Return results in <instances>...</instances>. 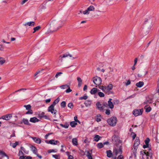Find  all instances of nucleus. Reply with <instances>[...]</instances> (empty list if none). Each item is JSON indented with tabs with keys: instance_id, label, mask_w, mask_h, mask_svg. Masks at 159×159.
I'll list each match as a JSON object with an SVG mask.
<instances>
[{
	"instance_id": "obj_1",
	"label": "nucleus",
	"mask_w": 159,
	"mask_h": 159,
	"mask_svg": "<svg viewBox=\"0 0 159 159\" xmlns=\"http://www.w3.org/2000/svg\"><path fill=\"white\" fill-rule=\"evenodd\" d=\"M57 22L56 20H53L50 23V31L51 32H53L59 29V27L57 26Z\"/></svg>"
},
{
	"instance_id": "obj_2",
	"label": "nucleus",
	"mask_w": 159,
	"mask_h": 159,
	"mask_svg": "<svg viewBox=\"0 0 159 159\" xmlns=\"http://www.w3.org/2000/svg\"><path fill=\"white\" fill-rule=\"evenodd\" d=\"M117 119L116 117H112L107 120V122L111 126H114L117 122Z\"/></svg>"
},
{
	"instance_id": "obj_3",
	"label": "nucleus",
	"mask_w": 159,
	"mask_h": 159,
	"mask_svg": "<svg viewBox=\"0 0 159 159\" xmlns=\"http://www.w3.org/2000/svg\"><path fill=\"white\" fill-rule=\"evenodd\" d=\"M93 83L97 86H99L102 82L101 79L98 76L94 77L93 78Z\"/></svg>"
},
{
	"instance_id": "obj_4",
	"label": "nucleus",
	"mask_w": 159,
	"mask_h": 159,
	"mask_svg": "<svg viewBox=\"0 0 159 159\" xmlns=\"http://www.w3.org/2000/svg\"><path fill=\"white\" fill-rule=\"evenodd\" d=\"M143 109H136L134 110L133 111V114L135 116L142 115L143 113Z\"/></svg>"
},
{
	"instance_id": "obj_5",
	"label": "nucleus",
	"mask_w": 159,
	"mask_h": 159,
	"mask_svg": "<svg viewBox=\"0 0 159 159\" xmlns=\"http://www.w3.org/2000/svg\"><path fill=\"white\" fill-rule=\"evenodd\" d=\"M54 106L53 105H51L48 108V111L50 112L52 114H56L57 111L54 110Z\"/></svg>"
},
{
	"instance_id": "obj_6",
	"label": "nucleus",
	"mask_w": 159,
	"mask_h": 159,
	"mask_svg": "<svg viewBox=\"0 0 159 159\" xmlns=\"http://www.w3.org/2000/svg\"><path fill=\"white\" fill-rule=\"evenodd\" d=\"M12 117V114H10L3 116L0 117V119H2L6 120H9Z\"/></svg>"
},
{
	"instance_id": "obj_7",
	"label": "nucleus",
	"mask_w": 159,
	"mask_h": 159,
	"mask_svg": "<svg viewBox=\"0 0 159 159\" xmlns=\"http://www.w3.org/2000/svg\"><path fill=\"white\" fill-rule=\"evenodd\" d=\"M68 56L71 57V60H73L74 59H76L77 58V57H76V56H75L74 57H73L69 53H66V54H63V55H61L60 56V57L62 58L66 57Z\"/></svg>"
},
{
	"instance_id": "obj_8",
	"label": "nucleus",
	"mask_w": 159,
	"mask_h": 159,
	"mask_svg": "<svg viewBox=\"0 0 159 159\" xmlns=\"http://www.w3.org/2000/svg\"><path fill=\"white\" fill-rule=\"evenodd\" d=\"M148 149L149 151L147 152L146 150H145L144 152V153L146 156H149L150 157H152V150L149 148H148Z\"/></svg>"
},
{
	"instance_id": "obj_9",
	"label": "nucleus",
	"mask_w": 159,
	"mask_h": 159,
	"mask_svg": "<svg viewBox=\"0 0 159 159\" xmlns=\"http://www.w3.org/2000/svg\"><path fill=\"white\" fill-rule=\"evenodd\" d=\"M122 153V150L121 148H119L118 149H114L113 151L114 154L116 156L118 154H121Z\"/></svg>"
},
{
	"instance_id": "obj_10",
	"label": "nucleus",
	"mask_w": 159,
	"mask_h": 159,
	"mask_svg": "<svg viewBox=\"0 0 159 159\" xmlns=\"http://www.w3.org/2000/svg\"><path fill=\"white\" fill-rule=\"evenodd\" d=\"M86 153V155L88 159H93L92 156V150L90 152L89 151H87L85 152Z\"/></svg>"
},
{
	"instance_id": "obj_11",
	"label": "nucleus",
	"mask_w": 159,
	"mask_h": 159,
	"mask_svg": "<svg viewBox=\"0 0 159 159\" xmlns=\"http://www.w3.org/2000/svg\"><path fill=\"white\" fill-rule=\"evenodd\" d=\"M113 86L111 84H109L107 86H106V93H108L112 89Z\"/></svg>"
},
{
	"instance_id": "obj_12",
	"label": "nucleus",
	"mask_w": 159,
	"mask_h": 159,
	"mask_svg": "<svg viewBox=\"0 0 159 159\" xmlns=\"http://www.w3.org/2000/svg\"><path fill=\"white\" fill-rule=\"evenodd\" d=\"M32 139L33 141L36 143L38 144H40L41 143V140L40 139L37 137H32Z\"/></svg>"
},
{
	"instance_id": "obj_13",
	"label": "nucleus",
	"mask_w": 159,
	"mask_h": 159,
	"mask_svg": "<svg viewBox=\"0 0 159 159\" xmlns=\"http://www.w3.org/2000/svg\"><path fill=\"white\" fill-rule=\"evenodd\" d=\"M96 106L98 108L100 111H102L103 110V108L102 106V105L100 102H98L96 104Z\"/></svg>"
},
{
	"instance_id": "obj_14",
	"label": "nucleus",
	"mask_w": 159,
	"mask_h": 159,
	"mask_svg": "<svg viewBox=\"0 0 159 159\" xmlns=\"http://www.w3.org/2000/svg\"><path fill=\"white\" fill-rule=\"evenodd\" d=\"M34 23H35L34 21H30L24 24L23 25L26 26H33L34 25Z\"/></svg>"
},
{
	"instance_id": "obj_15",
	"label": "nucleus",
	"mask_w": 159,
	"mask_h": 159,
	"mask_svg": "<svg viewBox=\"0 0 159 159\" xmlns=\"http://www.w3.org/2000/svg\"><path fill=\"white\" fill-rule=\"evenodd\" d=\"M112 99L110 98L108 102V105L110 108L113 109L114 108V105L111 102Z\"/></svg>"
},
{
	"instance_id": "obj_16",
	"label": "nucleus",
	"mask_w": 159,
	"mask_h": 159,
	"mask_svg": "<svg viewBox=\"0 0 159 159\" xmlns=\"http://www.w3.org/2000/svg\"><path fill=\"white\" fill-rule=\"evenodd\" d=\"M152 102V98H147L146 100L144 102V104H148L151 103Z\"/></svg>"
},
{
	"instance_id": "obj_17",
	"label": "nucleus",
	"mask_w": 159,
	"mask_h": 159,
	"mask_svg": "<svg viewBox=\"0 0 159 159\" xmlns=\"http://www.w3.org/2000/svg\"><path fill=\"white\" fill-rule=\"evenodd\" d=\"M99 91V90L95 88H93L90 91V93L92 94H95Z\"/></svg>"
},
{
	"instance_id": "obj_18",
	"label": "nucleus",
	"mask_w": 159,
	"mask_h": 159,
	"mask_svg": "<svg viewBox=\"0 0 159 159\" xmlns=\"http://www.w3.org/2000/svg\"><path fill=\"white\" fill-rule=\"evenodd\" d=\"M6 62V61L5 58L0 57V65H2Z\"/></svg>"
},
{
	"instance_id": "obj_19",
	"label": "nucleus",
	"mask_w": 159,
	"mask_h": 159,
	"mask_svg": "<svg viewBox=\"0 0 159 159\" xmlns=\"http://www.w3.org/2000/svg\"><path fill=\"white\" fill-rule=\"evenodd\" d=\"M45 142L47 143H50L51 144L57 145V143H55V141L53 139H52L49 141L46 140Z\"/></svg>"
},
{
	"instance_id": "obj_20",
	"label": "nucleus",
	"mask_w": 159,
	"mask_h": 159,
	"mask_svg": "<svg viewBox=\"0 0 159 159\" xmlns=\"http://www.w3.org/2000/svg\"><path fill=\"white\" fill-rule=\"evenodd\" d=\"M19 156H20V159H23L24 158L23 151L20 149L19 152Z\"/></svg>"
},
{
	"instance_id": "obj_21",
	"label": "nucleus",
	"mask_w": 159,
	"mask_h": 159,
	"mask_svg": "<svg viewBox=\"0 0 159 159\" xmlns=\"http://www.w3.org/2000/svg\"><path fill=\"white\" fill-rule=\"evenodd\" d=\"M30 121L31 122L35 123L37 122H38L39 120L36 117H33L30 118Z\"/></svg>"
},
{
	"instance_id": "obj_22",
	"label": "nucleus",
	"mask_w": 159,
	"mask_h": 159,
	"mask_svg": "<svg viewBox=\"0 0 159 159\" xmlns=\"http://www.w3.org/2000/svg\"><path fill=\"white\" fill-rule=\"evenodd\" d=\"M31 150L33 152V153L36 154L37 153V150L36 148L34 146H32L31 147Z\"/></svg>"
},
{
	"instance_id": "obj_23",
	"label": "nucleus",
	"mask_w": 159,
	"mask_h": 159,
	"mask_svg": "<svg viewBox=\"0 0 159 159\" xmlns=\"http://www.w3.org/2000/svg\"><path fill=\"white\" fill-rule=\"evenodd\" d=\"M91 103L92 102L91 101L86 100L84 104L86 107H89L91 106Z\"/></svg>"
},
{
	"instance_id": "obj_24",
	"label": "nucleus",
	"mask_w": 159,
	"mask_h": 159,
	"mask_svg": "<svg viewBox=\"0 0 159 159\" xmlns=\"http://www.w3.org/2000/svg\"><path fill=\"white\" fill-rule=\"evenodd\" d=\"M0 156H1V157H7V159H9V157L8 156L5 152L2 151H0Z\"/></svg>"
},
{
	"instance_id": "obj_25",
	"label": "nucleus",
	"mask_w": 159,
	"mask_h": 159,
	"mask_svg": "<svg viewBox=\"0 0 159 159\" xmlns=\"http://www.w3.org/2000/svg\"><path fill=\"white\" fill-rule=\"evenodd\" d=\"M144 83L143 81H139L136 84V86L139 88L142 87Z\"/></svg>"
},
{
	"instance_id": "obj_26",
	"label": "nucleus",
	"mask_w": 159,
	"mask_h": 159,
	"mask_svg": "<svg viewBox=\"0 0 159 159\" xmlns=\"http://www.w3.org/2000/svg\"><path fill=\"white\" fill-rule=\"evenodd\" d=\"M144 109L146 110V112H149L151 110V108L150 106L148 105H146L144 107Z\"/></svg>"
},
{
	"instance_id": "obj_27",
	"label": "nucleus",
	"mask_w": 159,
	"mask_h": 159,
	"mask_svg": "<svg viewBox=\"0 0 159 159\" xmlns=\"http://www.w3.org/2000/svg\"><path fill=\"white\" fill-rule=\"evenodd\" d=\"M19 144V142L16 141L14 143H10V145L13 148H15L16 146Z\"/></svg>"
},
{
	"instance_id": "obj_28",
	"label": "nucleus",
	"mask_w": 159,
	"mask_h": 159,
	"mask_svg": "<svg viewBox=\"0 0 159 159\" xmlns=\"http://www.w3.org/2000/svg\"><path fill=\"white\" fill-rule=\"evenodd\" d=\"M107 156L108 157H111L112 155V153L111 151L109 150L106 151Z\"/></svg>"
},
{
	"instance_id": "obj_29",
	"label": "nucleus",
	"mask_w": 159,
	"mask_h": 159,
	"mask_svg": "<svg viewBox=\"0 0 159 159\" xmlns=\"http://www.w3.org/2000/svg\"><path fill=\"white\" fill-rule=\"evenodd\" d=\"M72 143L73 145L76 146L78 144L77 139L76 138H73L72 140Z\"/></svg>"
},
{
	"instance_id": "obj_30",
	"label": "nucleus",
	"mask_w": 159,
	"mask_h": 159,
	"mask_svg": "<svg viewBox=\"0 0 159 159\" xmlns=\"http://www.w3.org/2000/svg\"><path fill=\"white\" fill-rule=\"evenodd\" d=\"M45 115V113L42 112L41 113H39L38 115V117L40 119H42L43 118Z\"/></svg>"
},
{
	"instance_id": "obj_31",
	"label": "nucleus",
	"mask_w": 159,
	"mask_h": 159,
	"mask_svg": "<svg viewBox=\"0 0 159 159\" xmlns=\"http://www.w3.org/2000/svg\"><path fill=\"white\" fill-rule=\"evenodd\" d=\"M88 10L90 12V11H93L94 10L95 8L93 6H90L87 8Z\"/></svg>"
},
{
	"instance_id": "obj_32",
	"label": "nucleus",
	"mask_w": 159,
	"mask_h": 159,
	"mask_svg": "<svg viewBox=\"0 0 159 159\" xmlns=\"http://www.w3.org/2000/svg\"><path fill=\"white\" fill-rule=\"evenodd\" d=\"M77 125V122L75 121H71L70 123V125L72 127H75V125Z\"/></svg>"
},
{
	"instance_id": "obj_33",
	"label": "nucleus",
	"mask_w": 159,
	"mask_h": 159,
	"mask_svg": "<svg viewBox=\"0 0 159 159\" xmlns=\"http://www.w3.org/2000/svg\"><path fill=\"white\" fill-rule=\"evenodd\" d=\"M60 101V99L59 98H58L57 99L55 100L53 104H52V105H53L54 106H55Z\"/></svg>"
},
{
	"instance_id": "obj_34",
	"label": "nucleus",
	"mask_w": 159,
	"mask_h": 159,
	"mask_svg": "<svg viewBox=\"0 0 159 159\" xmlns=\"http://www.w3.org/2000/svg\"><path fill=\"white\" fill-rule=\"evenodd\" d=\"M101 115L100 114L97 115L96 116V121L97 122H100L101 121Z\"/></svg>"
},
{
	"instance_id": "obj_35",
	"label": "nucleus",
	"mask_w": 159,
	"mask_h": 159,
	"mask_svg": "<svg viewBox=\"0 0 159 159\" xmlns=\"http://www.w3.org/2000/svg\"><path fill=\"white\" fill-rule=\"evenodd\" d=\"M100 137L98 135H96L94 137V140L96 141H98L100 139Z\"/></svg>"
},
{
	"instance_id": "obj_36",
	"label": "nucleus",
	"mask_w": 159,
	"mask_h": 159,
	"mask_svg": "<svg viewBox=\"0 0 159 159\" xmlns=\"http://www.w3.org/2000/svg\"><path fill=\"white\" fill-rule=\"evenodd\" d=\"M22 121L25 124L27 125H30L28 120L27 119H23Z\"/></svg>"
},
{
	"instance_id": "obj_37",
	"label": "nucleus",
	"mask_w": 159,
	"mask_h": 159,
	"mask_svg": "<svg viewBox=\"0 0 159 159\" xmlns=\"http://www.w3.org/2000/svg\"><path fill=\"white\" fill-rule=\"evenodd\" d=\"M20 149L23 151V152L25 153L26 154H28L29 151L26 150V149L23 147H20Z\"/></svg>"
},
{
	"instance_id": "obj_38",
	"label": "nucleus",
	"mask_w": 159,
	"mask_h": 159,
	"mask_svg": "<svg viewBox=\"0 0 159 159\" xmlns=\"http://www.w3.org/2000/svg\"><path fill=\"white\" fill-rule=\"evenodd\" d=\"M99 88L100 89H101L102 91L106 93V86H99Z\"/></svg>"
},
{
	"instance_id": "obj_39",
	"label": "nucleus",
	"mask_w": 159,
	"mask_h": 159,
	"mask_svg": "<svg viewBox=\"0 0 159 159\" xmlns=\"http://www.w3.org/2000/svg\"><path fill=\"white\" fill-rule=\"evenodd\" d=\"M69 85L67 84L62 85L60 86V88L61 89H65L68 88V87H69Z\"/></svg>"
},
{
	"instance_id": "obj_40",
	"label": "nucleus",
	"mask_w": 159,
	"mask_h": 159,
	"mask_svg": "<svg viewBox=\"0 0 159 159\" xmlns=\"http://www.w3.org/2000/svg\"><path fill=\"white\" fill-rule=\"evenodd\" d=\"M24 107H25L27 110H30L31 108V106L30 105H25Z\"/></svg>"
},
{
	"instance_id": "obj_41",
	"label": "nucleus",
	"mask_w": 159,
	"mask_h": 159,
	"mask_svg": "<svg viewBox=\"0 0 159 159\" xmlns=\"http://www.w3.org/2000/svg\"><path fill=\"white\" fill-rule=\"evenodd\" d=\"M139 143L140 142L139 140L138 139H136L134 143V146H137L139 144Z\"/></svg>"
},
{
	"instance_id": "obj_42",
	"label": "nucleus",
	"mask_w": 159,
	"mask_h": 159,
	"mask_svg": "<svg viewBox=\"0 0 159 159\" xmlns=\"http://www.w3.org/2000/svg\"><path fill=\"white\" fill-rule=\"evenodd\" d=\"M53 157L55 158L56 159H60V156L59 155L55 154V155H52Z\"/></svg>"
},
{
	"instance_id": "obj_43",
	"label": "nucleus",
	"mask_w": 159,
	"mask_h": 159,
	"mask_svg": "<svg viewBox=\"0 0 159 159\" xmlns=\"http://www.w3.org/2000/svg\"><path fill=\"white\" fill-rule=\"evenodd\" d=\"M40 28L39 26H37L34 28V31L33 32V33H34L36 31L38 30Z\"/></svg>"
},
{
	"instance_id": "obj_44",
	"label": "nucleus",
	"mask_w": 159,
	"mask_h": 159,
	"mask_svg": "<svg viewBox=\"0 0 159 159\" xmlns=\"http://www.w3.org/2000/svg\"><path fill=\"white\" fill-rule=\"evenodd\" d=\"M89 13L90 12L87 9L85 11H84L83 12V14L85 15H89Z\"/></svg>"
},
{
	"instance_id": "obj_45",
	"label": "nucleus",
	"mask_w": 159,
	"mask_h": 159,
	"mask_svg": "<svg viewBox=\"0 0 159 159\" xmlns=\"http://www.w3.org/2000/svg\"><path fill=\"white\" fill-rule=\"evenodd\" d=\"M98 95L100 96V97H103L105 95L104 93L102 92H99L98 93Z\"/></svg>"
},
{
	"instance_id": "obj_46",
	"label": "nucleus",
	"mask_w": 159,
	"mask_h": 159,
	"mask_svg": "<svg viewBox=\"0 0 159 159\" xmlns=\"http://www.w3.org/2000/svg\"><path fill=\"white\" fill-rule=\"evenodd\" d=\"M103 146V144L102 143H99L97 144L98 147L100 148H102Z\"/></svg>"
},
{
	"instance_id": "obj_47",
	"label": "nucleus",
	"mask_w": 159,
	"mask_h": 159,
	"mask_svg": "<svg viewBox=\"0 0 159 159\" xmlns=\"http://www.w3.org/2000/svg\"><path fill=\"white\" fill-rule=\"evenodd\" d=\"M61 105L62 107L63 108L65 107L66 106V102L65 101L62 102H61Z\"/></svg>"
},
{
	"instance_id": "obj_48",
	"label": "nucleus",
	"mask_w": 159,
	"mask_h": 159,
	"mask_svg": "<svg viewBox=\"0 0 159 159\" xmlns=\"http://www.w3.org/2000/svg\"><path fill=\"white\" fill-rule=\"evenodd\" d=\"M62 74V73L61 72H57L55 75V77L57 78L59 76H61V75Z\"/></svg>"
},
{
	"instance_id": "obj_49",
	"label": "nucleus",
	"mask_w": 159,
	"mask_h": 159,
	"mask_svg": "<svg viewBox=\"0 0 159 159\" xmlns=\"http://www.w3.org/2000/svg\"><path fill=\"white\" fill-rule=\"evenodd\" d=\"M88 96L87 95H85L83 97H80V100H82V99H84L86 100L88 98Z\"/></svg>"
},
{
	"instance_id": "obj_50",
	"label": "nucleus",
	"mask_w": 159,
	"mask_h": 159,
	"mask_svg": "<svg viewBox=\"0 0 159 159\" xmlns=\"http://www.w3.org/2000/svg\"><path fill=\"white\" fill-rule=\"evenodd\" d=\"M68 107L72 109L73 107V104L72 103H69L68 104Z\"/></svg>"
},
{
	"instance_id": "obj_51",
	"label": "nucleus",
	"mask_w": 159,
	"mask_h": 159,
	"mask_svg": "<svg viewBox=\"0 0 159 159\" xmlns=\"http://www.w3.org/2000/svg\"><path fill=\"white\" fill-rule=\"evenodd\" d=\"M68 89H67L65 91L66 93H69L72 91V90L70 89L69 86V87H68Z\"/></svg>"
},
{
	"instance_id": "obj_52",
	"label": "nucleus",
	"mask_w": 159,
	"mask_h": 159,
	"mask_svg": "<svg viewBox=\"0 0 159 159\" xmlns=\"http://www.w3.org/2000/svg\"><path fill=\"white\" fill-rule=\"evenodd\" d=\"M60 125L61 126L64 127L65 128H67L69 126L67 124H65L64 125L62 124H61Z\"/></svg>"
},
{
	"instance_id": "obj_53",
	"label": "nucleus",
	"mask_w": 159,
	"mask_h": 159,
	"mask_svg": "<svg viewBox=\"0 0 159 159\" xmlns=\"http://www.w3.org/2000/svg\"><path fill=\"white\" fill-rule=\"evenodd\" d=\"M28 111L26 113V114H32L33 113V111L32 110L30 109L28 110Z\"/></svg>"
},
{
	"instance_id": "obj_54",
	"label": "nucleus",
	"mask_w": 159,
	"mask_h": 159,
	"mask_svg": "<svg viewBox=\"0 0 159 159\" xmlns=\"http://www.w3.org/2000/svg\"><path fill=\"white\" fill-rule=\"evenodd\" d=\"M74 120H75V121L76 122H78L80 124V122L77 119V116H75L74 117Z\"/></svg>"
},
{
	"instance_id": "obj_55",
	"label": "nucleus",
	"mask_w": 159,
	"mask_h": 159,
	"mask_svg": "<svg viewBox=\"0 0 159 159\" xmlns=\"http://www.w3.org/2000/svg\"><path fill=\"white\" fill-rule=\"evenodd\" d=\"M149 139L148 138H147V139L145 140V144L149 145L148 143L149 141Z\"/></svg>"
},
{
	"instance_id": "obj_56",
	"label": "nucleus",
	"mask_w": 159,
	"mask_h": 159,
	"mask_svg": "<svg viewBox=\"0 0 159 159\" xmlns=\"http://www.w3.org/2000/svg\"><path fill=\"white\" fill-rule=\"evenodd\" d=\"M105 113L107 115H109L110 113V111L109 109H107Z\"/></svg>"
},
{
	"instance_id": "obj_57",
	"label": "nucleus",
	"mask_w": 159,
	"mask_h": 159,
	"mask_svg": "<svg viewBox=\"0 0 159 159\" xmlns=\"http://www.w3.org/2000/svg\"><path fill=\"white\" fill-rule=\"evenodd\" d=\"M32 159V157L30 156H24V158L23 159Z\"/></svg>"
},
{
	"instance_id": "obj_58",
	"label": "nucleus",
	"mask_w": 159,
	"mask_h": 159,
	"mask_svg": "<svg viewBox=\"0 0 159 159\" xmlns=\"http://www.w3.org/2000/svg\"><path fill=\"white\" fill-rule=\"evenodd\" d=\"M43 118H44L45 119L49 120H50L49 116H47V115H44Z\"/></svg>"
},
{
	"instance_id": "obj_59",
	"label": "nucleus",
	"mask_w": 159,
	"mask_h": 159,
	"mask_svg": "<svg viewBox=\"0 0 159 159\" xmlns=\"http://www.w3.org/2000/svg\"><path fill=\"white\" fill-rule=\"evenodd\" d=\"M124 157L122 155H120L118 156L117 159H123Z\"/></svg>"
},
{
	"instance_id": "obj_60",
	"label": "nucleus",
	"mask_w": 159,
	"mask_h": 159,
	"mask_svg": "<svg viewBox=\"0 0 159 159\" xmlns=\"http://www.w3.org/2000/svg\"><path fill=\"white\" fill-rule=\"evenodd\" d=\"M28 0H23L21 2V4L22 5H23L25 4L26 2H27Z\"/></svg>"
},
{
	"instance_id": "obj_61",
	"label": "nucleus",
	"mask_w": 159,
	"mask_h": 159,
	"mask_svg": "<svg viewBox=\"0 0 159 159\" xmlns=\"http://www.w3.org/2000/svg\"><path fill=\"white\" fill-rule=\"evenodd\" d=\"M77 80L79 83H82V80L80 77H78L77 78Z\"/></svg>"
},
{
	"instance_id": "obj_62",
	"label": "nucleus",
	"mask_w": 159,
	"mask_h": 159,
	"mask_svg": "<svg viewBox=\"0 0 159 159\" xmlns=\"http://www.w3.org/2000/svg\"><path fill=\"white\" fill-rule=\"evenodd\" d=\"M40 72V71L39 70V71H37L36 72V73L34 74V76L35 77V78H37V77L36 76L38 74H39Z\"/></svg>"
},
{
	"instance_id": "obj_63",
	"label": "nucleus",
	"mask_w": 159,
	"mask_h": 159,
	"mask_svg": "<svg viewBox=\"0 0 159 159\" xmlns=\"http://www.w3.org/2000/svg\"><path fill=\"white\" fill-rule=\"evenodd\" d=\"M130 84V81L129 80H128L127 82L125 83V85L126 86H127Z\"/></svg>"
},
{
	"instance_id": "obj_64",
	"label": "nucleus",
	"mask_w": 159,
	"mask_h": 159,
	"mask_svg": "<svg viewBox=\"0 0 159 159\" xmlns=\"http://www.w3.org/2000/svg\"><path fill=\"white\" fill-rule=\"evenodd\" d=\"M15 132V131H14L13 134L11 135L10 136L11 138H12V137H15L16 136Z\"/></svg>"
}]
</instances>
